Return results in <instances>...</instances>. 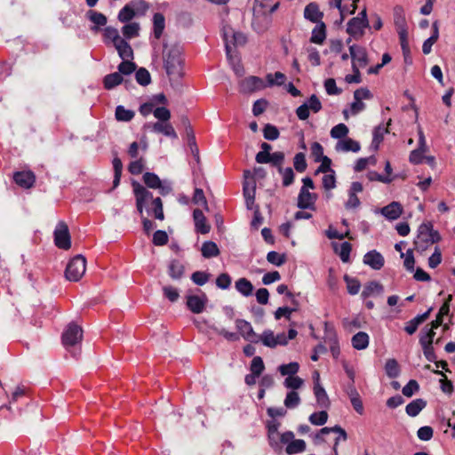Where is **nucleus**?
Here are the masks:
<instances>
[{
    "label": "nucleus",
    "instance_id": "f257e3e1",
    "mask_svg": "<svg viewBox=\"0 0 455 455\" xmlns=\"http://www.w3.org/2000/svg\"><path fill=\"white\" fill-rule=\"evenodd\" d=\"M164 67L170 77L179 78L183 75V58L178 46H172L163 52Z\"/></svg>",
    "mask_w": 455,
    "mask_h": 455
},
{
    "label": "nucleus",
    "instance_id": "f03ea898",
    "mask_svg": "<svg viewBox=\"0 0 455 455\" xmlns=\"http://www.w3.org/2000/svg\"><path fill=\"white\" fill-rule=\"evenodd\" d=\"M441 240L439 233L433 229L429 222L422 223L418 228V234L414 240L415 249L420 251L427 250L431 244Z\"/></svg>",
    "mask_w": 455,
    "mask_h": 455
},
{
    "label": "nucleus",
    "instance_id": "7ed1b4c3",
    "mask_svg": "<svg viewBox=\"0 0 455 455\" xmlns=\"http://www.w3.org/2000/svg\"><path fill=\"white\" fill-rule=\"evenodd\" d=\"M222 36L225 42V50L228 59H232V53H235L237 46L243 45L246 43V36L241 32H236L229 25H224L222 28Z\"/></svg>",
    "mask_w": 455,
    "mask_h": 455
},
{
    "label": "nucleus",
    "instance_id": "20e7f679",
    "mask_svg": "<svg viewBox=\"0 0 455 455\" xmlns=\"http://www.w3.org/2000/svg\"><path fill=\"white\" fill-rule=\"evenodd\" d=\"M61 339L65 348L72 353L74 357H76L79 354L76 353V346L80 344L83 339L82 328L74 323H69L64 330Z\"/></svg>",
    "mask_w": 455,
    "mask_h": 455
},
{
    "label": "nucleus",
    "instance_id": "39448f33",
    "mask_svg": "<svg viewBox=\"0 0 455 455\" xmlns=\"http://www.w3.org/2000/svg\"><path fill=\"white\" fill-rule=\"evenodd\" d=\"M280 426L281 423L274 419L267 422L268 443L273 450H279L281 443H286L292 437V431L279 433Z\"/></svg>",
    "mask_w": 455,
    "mask_h": 455
},
{
    "label": "nucleus",
    "instance_id": "423d86ee",
    "mask_svg": "<svg viewBox=\"0 0 455 455\" xmlns=\"http://www.w3.org/2000/svg\"><path fill=\"white\" fill-rule=\"evenodd\" d=\"M369 20L366 8L358 13L356 17L350 19L347 25V33L354 39L358 40L364 35V29L369 28Z\"/></svg>",
    "mask_w": 455,
    "mask_h": 455
},
{
    "label": "nucleus",
    "instance_id": "0eeeda50",
    "mask_svg": "<svg viewBox=\"0 0 455 455\" xmlns=\"http://www.w3.org/2000/svg\"><path fill=\"white\" fill-rule=\"evenodd\" d=\"M86 269L85 258L78 254L69 260L65 270V276L68 281L77 282L84 275Z\"/></svg>",
    "mask_w": 455,
    "mask_h": 455
},
{
    "label": "nucleus",
    "instance_id": "6e6552de",
    "mask_svg": "<svg viewBox=\"0 0 455 455\" xmlns=\"http://www.w3.org/2000/svg\"><path fill=\"white\" fill-rule=\"evenodd\" d=\"M54 243L60 249L68 250L71 247L68 228L63 221L59 222L55 228Z\"/></svg>",
    "mask_w": 455,
    "mask_h": 455
},
{
    "label": "nucleus",
    "instance_id": "1a4fd4ad",
    "mask_svg": "<svg viewBox=\"0 0 455 455\" xmlns=\"http://www.w3.org/2000/svg\"><path fill=\"white\" fill-rule=\"evenodd\" d=\"M285 447V452L288 455H293L298 453H302L306 451L307 444L306 442L302 439H294V434L292 433V437L289 439L286 443H280L279 450H274L276 453H281L283 451V446Z\"/></svg>",
    "mask_w": 455,
    "mask_h": 455
},
{
    "label": "nucleus",
    "instance_id": "9d476101",
    "mask_svg": "<svg viewBox=\"0 0 455 455\" xmlns=\"http://www.w3.org/2000/svg\"><path fill=\"white\" fill-rule=\"evenodd\" d=\"M317 195L311 193L306 188H301L298 196V208L301 210H315Z\"/></svg>",
    "mask_w": 455,
    "mask_h": 455
},
{
    "label": "nucleus",
    "instance_id": "9b49d317",
    "mask_svg": "<svg viewBox=\"0 0 455 455\" xmlns=\"http://www.w3.org/2000/svg\"><path fill=\"white\" fill-rule=\"evenodd\" d=\"M349 55L352 59V65H357L359 68H364L368 64V55L366 49L357 44L349 46Z\"/></svg>",
    "mask_w": 455,
    "mask_h": 455
},
{
    "label": "nucleus",
    "instance_id": "f8f14e48",
    "mask_svg": "<svg viewBox=\"0 0 455 455\" xmlns=\"http://www.w3.org/2000/svg\"><path fill=\"white\" fill-rule=\"evenodd\" d=\"M314 394L316 403L321 408L327 409L330 407L331 403L325 389L319 383V373L317 371L314 373Z\"/></svg>",
    "mask_w": 455,
    "mask_h": 455
},
{
    "label": "nucleus",
    "instance_id": "ddd939ff",
    "mask_svg": "<svg viewBox=\"0 0 455 455\" xmlns=\"http://www.w3.org/2000/svg\"><path fill=\"white\" fill-rule=\"evenodd\" d=\"M235 326L244 339L252 343L259 341V335L254 332L252 326L249 322L243 319H237L235 321Z\"/></svg>",
    "mask_w": 455,
    "mask_h": 455
},
{
    "label": "nucleus",
    "instance_id": "4468645a",
    "mask_svg": "<svg viewBox=\"0 0 455 455\" xmlns=\"http://www.w3.org/2000/svg\"><path fill=\"white\" fill-rule=\"evenodd\" d=\"M240 92L243 93H250L261 90L265 87L261 78L254 76H248L240 82Z\"/></svg>",
    "mask_w": 455,
    "mask_h": 455
},
{
    "label": "nucleus",
    "instance_id": "2eb2a0df",
    "mask_svg": "<svg viewBox=\"0 0 455 455\" xmlns=\"http://www.w3.org/2000/svg\"><path fill=\"white\" fill-rule=\"evenodd\" d=\"M207 302L208 298L204 293H202L201 295L187 296V306L194 314L202 313L204 310Z\"/></svg>",
    "mask_w": 455,
    "mask_h": 455
},
{
    "label": "nucleus",
    "instance_id": "dca6fc26",
    "mask_svg": "<svg viewBox=\"0 0 455 455\" xmlns=\"http://www.w3.org/2000/svg\"><path fill=\"white\" fill-rule=\"evenodd\" d=\"M182 124L185 126L186 136L188 140V145L190 148L191 154L195 157L196 162H199V149L196 142V137L194 131L189 124L187 117H182Z\"/></svg>",
    "mask_w": 455,
    "mask_h": 455
},
{
    "label": "nucleus",
    "instance_id": "f3484780",
    "mask_svg": "<svg viewBox=\"0 0 455 455\" xmlns=\"http://www.w3.org/2000/svg\"><path fill=\"white\" fill-rule=\"evenodd\" d=\"M146 127L150 129L151 132L156 133H162L164 136L170 137L172 139H178L177 132H175L173 126L167 122H156L154 124H148Z\"/></svg>",
    "mask_w": 455,
    "mask_h": 455
},
{
    "label": "nucleus",
    "instance_id": "a211bd4d",
    "mask_svg": "<svg viewBox=\"0 0 455 455\" xmlns=\"http://www.w3.org/2000/svg\"><path fill=\"white\" fill-rule=\"evenodd\" d=\"M363 263L374 270H379L383 267L385 259L380 252L371 250L363 256Z\"/></svg>",
    "mask_w": 455,
    "mask_h": 455
},
{
    "label": "nucleus",
    "instance_id": "6ab92c4d",
    "mask_svg": "<svg viewBox=\"0 0 455 455\" xmlns=\"http://www.w3.org/2000/svg\"><path fill=\"white\" fill-rule=\"evenodd\" d=\"M13 180L23 188H30L36 181V176L31 171L16 172L13 174Z\"/></svg>",
    "mask_w": 455,
    "mask_h": 455
},
{
    "label": "nucleus",
    "instance_id": "aec40b11",
    "mask_svg": "<svg viewBox=\"0 0 455 455\" xmlns=\"http://www.w3.org/2000/svg\"><path fill=\"white\" fill-rule=\"evenodd\" d=\"M193 219L196 232L200 234H207L210 232V226L206 223V218L200 209H195L193 212Z\"/></svg>",
    "mask_w": 455,
    "mask_h": 455
},
{
    "label": "nucleus",
    "instance_id": "412c9836",
    "mask_svg": "<svg viewBox=\"0 0 455 455\" xmlns=\"http://www.w3.org/2000/svg\"><path fill=\"white\" fill-rule=\"evenodd\" d=\"M122 83H124L126 88H128L129 81L124 79V77L118 72L108 74L105 76L103 79V84L107 90H112Z\"/></svg>",
    "mask_w": 455,
    "mask_h": 455
},
{
    "label": "nucleus",
    "instance_id": "4be33fe9",
    "mask_svg": "<svg viewBox=\"0 0 455 455\" xmlns=\"http://www.w3.org/2000/svg\"><path fill=\"white\" fill-rule=\"evenodd\" d=\"M323 13L320 12L319 6L316 3H309L304 9V17L306 20L314 23L321 22Z\"/></svg>",
    "mask_w": 455,
    "mask_h": 455
},
{
    "label": "nucleus",
    "instance_id": "5701e85b",
    "mask_svg": "<svg viewBox=\"0 0 455 455\" xmlns=\"http://www.w3.org/2000/svg\"><path fill=\"white\" fill-rule=\"evenodd\" d=\"M86 18L93 23V26L91 28V30L97 32L100 27H103L107 24V17L99 12L89 10L86 12Z\"/></svg>",
    "mask_w": 455,
    "mask_h": 455
},
{
    "label": "nucleus",
    "instance_id": "b1692460",
    "mask_svg": "<svg viewBox=\"0 0 455 455\" xmlns=\"http://www.w3.org/2000/svg\"><path fill=\"white\" fill-rule=\"evenodd\" d=\"M381 213L387 220H394L400 217L403 212L402 205L398 202H392L381 209Z\"/></svg>",
    "mask_w": 455,
    "mask_h": 455
},
{
    "label": "nucleus",
    "instance_id": "393cba45",
    "mask_svg": "<svg viewBox=\"0 0 455 455\" xmlns=\"http://www.w3.org/2000/svg\"><path fill=\"white\" fill-rule=\"evenodd\" d=\"M335 149L337 151H342V152H359L361 149L360 143L356 140H354L350 138H347L344 140H340L337 142Z\"/></svg>",
    "mask_w": 455,
    "mask_h": 455
},
{
    "label": "nucleus",
    "instance_id": "a878e982",
    "mask_svg": "<svg viewBox=\"0 0 455 455\" xmlns=\"http://www.w3.org/2000/svg\"><path fill=\"white\" fill-rule=\"evenodd\" d=\"M370 337L364 331H358L351 339L352 347L356 350H363L368 347Z\"/></svg>",
    "mask_w": 455,
    "mask_h": 455
},
{
    "label": "nucleus",
    "instance_id": "bb28decb",
    "mask_svg": "<svg viewBox=\"0 0 455 455\" xmlns=\"http://www.w3.org/2000/svg\"><path fill=\"white\" fill-rule=\"evenodd\" d=\"M427 406V401L422 398H417L409 403L405 407V411L410 417H416Z\"/></svg>",
    "mask_w": 455,
    "mask_h": 455
},
{
    "label": "nucleus",
    "instance_id": "cd10ccee",
    "mask_svg": "<svg viewBox=\"0 0 455 455\" xmlns=\"http://www.w3.org/2000/svg\"><path fill=\"white\" fill-rule=\"evenodd\" d=\"M235 287L236 291L244 297L252 295L254 287L251 281L247 278L242 277L235 281Z\"/></svg>",
    "mask_w": 455,
    "mask_h": 455
},
{
    "label": "nucleus",
    "instance_id": "c85d7f7f",
    "mask_svg": "<svg viewBox=\"0 0 455 455\" xmlns=\"http://www.w3.org/2000/svg\"><path fill=\"white\" fill-rule=\"evenodd\" d=\"M132 186L136 201L146 204L148 200H153L152 193L147 190L142 185L138 182H133Z\"/></svg>",
    "mask_w": 455,
    "mask_h": 455
},
{
    "label": "nucleus",
    "instance_id": "c756f323",
    "mask_svg": "<svg viewBox=\"0 0 455 455\" xmlns=\"http://www.w3.org/2000/svg\"><path fill=\"white\" fill-rule=\"evenodd\" d=\"M115 48L122 60H124L133 58V51L126 40L122 39L119 41V43L115 45Z\"/></svg>",
    "mask_w": 455,
    "mask_h": 455
},
{
    "label": "nucleus",
    "instance_id": "7c9ffc66",
    "mask_svg": "<svg viewBox=\"0 0 455 455\" xmlns=\"http://www.w3.org/2000/svg\"><path fill=\"white\" fill-rule=\"evenodd\" d=\"M393 15L395 28H402L407 27L405 12L403 6L395 5L393 10Z\"/></svg>",
    "mask_w": 455,
    "mask_h": 455
},
{
    "label": "nucleus",
    "instance_id": "2f4dec72",
    "mask_svg": "<svg viewBox=\"0 0 455 455\" xmlns=\"http://www.w3.org/2000/svg\"><path fill=\"white\" fill-rule=\"evenodd\" d=\"M326 38V29L323 22H319L312 30L310 41L321 44Z\"/></svg>",
    "mask_w": 455,
    "mask_h": 455
},
{
    "label": "nucleus",
    "instance_id": "473e14b6",
    "mask_svg": "<svg viewBox=\"0 0 455 455\" xmlns=\"http://www.w3.org/2000/svg\"><path fill=\"white\" fill-rule=\"evenodd\" d=\"M435 328H433V323H431V328H427L426 326L422 331L419 338V344L423 347H431L433 343V339L435 335Z\"/></svg>",
    "mask_w": 455,
    "mask_h": 455
},
{
    "label": "nucleus",
    "instance_id": "72a5a7b5",
    "mask_svg": "<svg viewBox=\"0 0 455 455\" xmlns=\"http://www.w3.org/2000/svg\"><path fill=\"white\" fill-rule=\"evenodd\" d=\"M168 274L174 280L180 279L184 274L183 264L177 259L172 260L168 266Z\"/></svg>",
    "mask_w": 455,
    "mask_h": 455
},
{
    "label": "nucleus",
    "instance_id": "f704fd0d",
    "mask_svg": "<svg viewBox=\"0 0 455 455\" xmlns=\"http://www.w3.org/2000/svg\"><path fill=\"white\" fill-rule=\"evenodd\" d=\"M153 25H154V36L156 39H159L164 32L165 27V18L160 13L156 12L153 16Z\"/></svg>",
    "mask_w": 455,
    "mask_h": 455
},
{
    "label": "nucleus",
    "instance_id": "c9c22d12",
    "mask_svg": "<svg viewBox=\"0 0 455 455\" xmlns=\"http://www.w3.org/2000/svg\"><path fill=\"white\" fill-rule=\"evenodd\" d=\"M203 257L206 259H210L212 257H217L220 254V250L216 244V243L212 241H206L203 243L201 248Z\"/></svg>",
    "mask_w": 455,
    "mask_h": 455
},
{
    "label": "nucleus",
    "instance_id": "e433bc0d",
    "mask_svg": "<svg viewBox=\"0 0 455 455\" xmlns=\"http://www.w3.org/2000/svg\"><path fill=\"white\" fill-rule=\"evenodd\" d=\"M255 189H256V186H255L254 182H252L251 187L249 186L248 182L243 184V196L245 199L246 206L250 210L252 209V205L254 204Z\"/></svg>",
    "mask_w": 455,
    "mask_h": 455
},
{
    "label": "nucleus",
    "instance_id": "4c0bfd02",
    "mask_svg": "<svg viewBox=\"0 0 455 455\" xmlns=\"http://www.w3.org/2000/svg\"><path fill=\"white\" fill-rule=\"evenodd\" d=\"M382 291L383 286L376 281H371L365 285L361 296L363 299H366L372 296L374 293H381Z\"/></svg>",
    "mask_w": 455,
    "mask_h": 455
},
{
    "label": "nucleus",
    "instance_id": "58836bf2",
    "mask_svg": "<svg viewBox=\"0 0 455 455\" xmlns=\"http://www.w3.org/2000/svg\"><path fill=\"white\" fill-rule=\"evenodd\" d=\"M134 111L126 109L124 106L118 105L116 108L115 116L119 122H129L134 117Z\"/></svg>",
    "mask_w": 455,
    "mask_h": 455
},
{
    "label": "nucleus",
    "instance_id": "ea45409f",
    "mask_svg": "<svg viewBox=\"0 0 455 455\" xmlns=\"http://www.w3.org/2000/svg\"><path fill=\"white\" fill-rule=\"evenodd\" d=\"M104 41L106 44L112 43L114 46L119 43L123 38L119 36L118 30L112 27H107L104 29Z\"/></svg>",
    "mask_w": 455,
    "mask_h": 455
},
{
    "label": "nucleus",
    "instance_id": "a19ab883",
    "mask_svg": "<svg viewBox=\"0 0 455 455\" xmlns=\"http://www.w3.org/2000/svg\"><path fill=\"white\" fill-rule=\"evenodd\" d=\"M334 250H335L336 253L339 254L340 259L343 262L346 263V262L349 261L350 252H351V250H352V246H351V244L348 242H343L339 245V249H338V245L335 244L334 245Z\"/></svg>",
    "mask_w": 455,
    "mask_h": 455
},
{
    "label": "nucleus",
    "instance_id": "79ce46f5",
    "mask_svg": "<svg viewBox=\"0 0 455 455\" xmlns=\"http://www.w3.org/2000/svg\"><path fill=\"white\" fill-rule=\"evenodd\" d=\"M284 153L282 151H275L267 157V164H270L272 166L276 167L279 172L280 169H283V164L284 162Z\"/></svg>",
    "mask_w": 455,
    "mask_h": 455
},
{
    "label": "nucleus",
    "instance_id": "37998d69",
    "mask_svg": "<svg viewBox=\"0 0 455 455\" xmlns=\"http://www.w3.org/2000/svg\"><path fill=\"white\" fill-rule=\"evenodd\" d=\"M299 370V364L297 362H291L287 364H281L278 371L283 376H295Z\"/></svg>",
    "mask_w": 455,
    "mask_h": 455
},
{
    "label": "nucleus",
    "instance_id": "c03bdc74",
    "mask_svg": "<svg viewBox=\"0 0 455 455\" xmlns=\"http://www.w3.org/2000/svg\"><path fill=\"white\" fill-rule=\"evenodd\" d=\"M300 401L298 392L290 391L287 393L283 403L286 408L294 409L299 405Z\"/></svg>",
    "mask_w": 455,
    "mask_h": 455
},
{
    "label": "nucleus",
    "instance_id": "a18cd8bd",
    "mask_svg": "<svg viewBox=\"0 0 455 455\" xmlns=\"http://www.w3.org/2000/svg\"><path fill=\"white\" fill-rule=\"evenodd\" d=\"M140 24L132 22L124 25L122 28L123 35L125 38L131 39L139 36Z\"/></svg>",
    "mask_w": 455,
    "mask_h": 455
},
{
    "label": "nucleus",
    "instance_id": "49530a36",
    "mask_svg": "<svg viewBox=\"0 0 455 455\" xmlns=\"http://www.w3.org/2000/svg\"><path fill=\"white\" fill-rule=\"evenodd\" d=\"M385 371L387 375L391 379L398 377L400 369L397 361L395 359H388L385 364Z\"/></svg>",
    "mask_w": 455,
    "mask_h": 455
},
{
    "label": "nucleus",
    "instance_id": "de8ad7c7",
    "mask_svg": "<svg viewBox=\"0 0 455 455\" xmlns=\"http://www.w3.org/2000/svg\"><path fill=\"white\" fill-rule=\"evenodd\" d=\"M330 433H337L340 434L342 436V441H346L347 439V434L340 426L336 425L334 427H325L320 429L319 433L316 435L315 438H320L322 435H328Z\"/></svg>",
    "mask_w": 455,
    "mask_h": 455
},
{
    "label": "nucleus",
    "instance_id": "09e8293b",
    "mask_svg": "<svg viewBox=\"0 0 455 455\" xmlns=\"http://www.w3.org/2000/svg\"><path fill=\"white\" fill-rule=\"evenodd\" d=\"M260 148L262 150L257 153L255 160L258 164H267V157L271 154L272 146L267 142H262Z\"/></svg>",
    "mask_w": 455,
    "mask_h": 455
},
{
    "label": "nucleus",
    "instance_id": "8fccbe9b",
    "mask_svg": "<svg viewBox=\"0 0 455 455\" xmlns=\"http://www.w3.org/2000/svg\"><path fill=\"white\" fill-rule=\"evenodd\" d=\"M135 78L137 83L142 86H147L151 83V76L145 68H140L136 71Z\"/></svg>",
    "mask_w": 455,
    "mask_h": 455
},
{
    "label": "nucleus",
    "instance_id": "3c124183",
    "mask_svg": "<svg viewBox=\"0 0 455 455\" xmlns=\"http://www.w3.org/2000/svg\"><path fill=\"white\" fill-rule=\"evenodd\" d=\"M344 281L347 283V292L351 295H355L359 292L361 288L360 282L353 277L348 276L347 275H344Z\"/></svg>",
    "mask_w": 455,
    "mask_h": 455
},
{
    "label": "nucleus",
    "instance_id": "603ef678",
    "mask_svg": "<svg viewBox=\"0 0 455 455\" xmlns=\"http://www.w3.org/2000/svg\"><path fill=\"white\" fill-rule=\"evenodd\" d=\"M308 420L310 421L311 424L315 426H323L328 420V413L326 412V411L314 412L309 416Z\"/></svg>",
    "mask_w": 455,
    "mask_h": 455
},
{
    "label": "nucleus",
    "instance_id": "864d4df0",
    "mask_svg": "<svg viewBox=\"0 0 455 455\" xmlns=\"http://www.w3.org/2000/svg\"><path fill=\"white\" fill-rule=\"evenodd\" d=\"M144 183L150 188L156 189L161 185L160 178L154 172H146L143 175Z\"/></svg>",
    "mask_w": 455,
    "mask_h": 455
},
{
    "label": "nucleus",
    "instance_id": "5fc2aeb1",
    "mask_svg": "<svg viewBox=\"0 0 455 455\" xmlns=\"http://www.w3.org/2000/svg\"><path fill=\"white\" fill-rule=\"evenodd\" d=\"M303 384V379L298 376L287 377L283 381V386L286 388L291 389V391H295L296 389L300 388Z\"/></svg>",
    "mask_w": 455,
    "mask_h": 455
},
{
    "label": "nucleus",
    "instance_id": "6e6d98bb",
    "mask_svg": "<svg viewBox=\"0 0 455 455\" xmlns=\"http://www.w3.org/2000/svg\"><path fill=\"white\" fill-rule=\"evenodd\" d=\"M259 341L267 347H275V340L274 331L271 330H265L260 336H259Z\"/></svg>",
    "mask_w": 455,
    "mask_h": 455
},
{
    "label": "nucleus",
    "instance_id": "4d7b16f0",
    "mask_svg": "<svg viewBox=\"0 0 455 455\" xmlns=\"http://www.w3.org/2000/svg\"><path fill=\"white\" fill-rule=\"evenodd\" d=\"M280 132L276 126L267 124L263 128V136L267 140H275L279 138Z\"/></svg>",
    "mask_w": 455,
    "mask_h": 455
},
{
    "label": "nucleus",
    "instance_id": "13d9d810",
    "mask_svg": "<svg viewBox=\"0 0 455 455\" xmlns=\"http://www.w3.org/2000/svg\"><path fill=\"white\" fill-rule=\"evenodd\" d=\"M267 260L276 267H280L285 263L286 256L285 254H280L275 251H271L267 254Z\"/></svg>",
    "mask_w": 455,
    "mask_h": 455
},
{
    "label": "nucleus",
    "instance_id": "bf43d9fd",
    "mask_svg": "<svg viewBox=\"0 0 455 455\" xmlns=\"http://www.w3.org/2000/svg\"><path fill=\"white\" fill-rule=\"evenodd\" d=\"M278 172L282 176L283 187H289L293 183L295 175L292 168H283L280 169Z\"/></svg>",
    "mask_w": 455,
    "mask_h": 455
},
{
    "label": "nucleus",
    "instance_id": "052dcab7",
    "mask_svg": "<svg viewBox=\"0 0 455 455\" xmlns=\"http://www.w3.org/2000/svg\"><path fill=\"white\" fill-rule=\"evenodd\" d=\"M136 12H135V10L133 8L131 7V5L129 4H126L125 6H124L120 11H119V13H118V20L121 21V22H128L130 21L132 19H133V17L135 16Z\"/></svg>",
    "mask_w": 455,
    "mask_h": 455
},
{
    "label": "nucleus",
    "instance_id": "680f3d73",
    "mask_svg": "<svg viewBox=\"0 0 455 455\" xmlns=\"http://www.w3.org/2000/svg\"><path fill=\"white\" fill-rule=\"evenodd\" d=\"M118 73L123 76L131 75L136 69V64L132 61H129L128 60H123L117 67Z\"/></svg>",
    "mask_w": 455,
    "mask_h": 455
},
{
    "label": "nucleus",
    "instance_id": "e2e57ef3",
    "mask_svg": "<svg viewBox=\"0 0 455 455\" xmlns=\"http://www.w3.org/2000/svg\"><path fill=\"white\" fill-rule=\"evenodd\" d=\"M293 166L298 172H303L307 167L304 153H297L293 158Z\"/></svg>",
    "mask_w": 455,
    "mask_h": 455
},
{
    "label": "nucleus",
    "instance_id": "0e129e2a",
    "mask_svg": "<svg viewBox=\"0 0 455 455\" xmlns=\"http://www.w3.org/2000/svg\"><path fill=\"white\" fill-rule=\"evenodd\" d=\"M266 78L269 86L283 85L286 79L285 75L282 72H275L274 75L267 74Z\"/></svg>",
    "mask_w": 455,
    "mask_h": 455
},
{
    "label": "nucleus",
    "instance_id": "69168bd1",
    "mask_svg": "<svg viewBox=\"0 0 455 455\" xmlns=\"http://www.w3.org/2000/svg\"><path fill=\"white\" fill-rule=\"evenodd\" d=\"M152 212L156 220H163L164 219L163 202L160 197H156L152 201Z\"/></svg>",
    "mask_w": 455,
    "mask_h": 455
},
{
    "label": "nucleus",
    "instance_id": "338daca9",
    "mask_svg": "<svg viewBox=\"0 0 455 455\" xmlns=\"http://www.w3.org/2000/svg\"><path fill=\"white\" fill-rule=\"evenodd\" d=\"M348 128L344 124H339L331 128V137L333 139H342L348 133Z\"/></svg>",
    "mask_w": 455,
    "mask_h": 455
},
{
    "label": "nucleus",
    "instance_id": "774afa93",
    "mask_svg": "<svg viewBox=\"0 0 455 455\" xmlns=\"http://www.w3.org/2000/svg\"><path fill=\"white\" fill-rule=\"evenodd\" d=\"M419 390V385L415 379H411L403 387L402 393L406 397H411L415 393Z\"/></svg>",
    "mask_w": 455,
    "mask_h": 455
}]
</instances>
